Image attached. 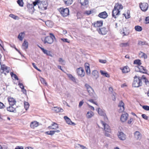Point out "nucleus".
<instances>
[{
    "label": "nucleus",
    "mask_w": 149,
    "mask_h": 149,
    "mask_svg": "<svg viewBox=\"0 0 149 149\" xmlns=\"http://www.w3.org/2000/svg\"><path fill=\"white\" fill-rule=\"evenodd\" d=\"M1 68L0 72L2 73L6 74V73H9L10 70V68L6 65H5L2 64L0 63Z\"/></svg>",
    "instance_id": "0eeeda50"
},
{
    "label": "nucleus",
    "mask_w": 149,
    "mask_h": 149,
    "mask_svg": "<svg viewBox=\"0 0 149 149\" xmlns=\"http://www.w3.org/2000/svg\"><path fill=\"white\" fill-rule=\"evenodd\" d=\"M7 100L10 106H13L15 104L16 101L15 99L12 97L9 96L7 98Z\"/></svg>",
    "instance_id": "f8f14e48"
},
{
    "label": "nucleus",
    "mask_w": 149,
    "mask_h": 149,
    "mask_svg": "<svg viewBox=\"0 0 149 149\" xmlns=\"http://www.w3.org/2000/svg\"><path fill=\"white\" fill-rule=\"evenodd\" d=\"M121 33L123 34V36H126L128 35L129 33L126 28L123 29L122 31H121Z\"/></svg>",
    "instance_id": "58836bf2"
},
{
    "label": "nucleus",
    "mask_w": 149,
    "mask_h": 149,
    "mask_svg": "<svg viewBox=\"0 0 149 149\" xmlns=\"http://www.w3.org/2000/svg\"><path fill=\"white\" fill-rule=\"evenodd\" d=\"M133 120V118H130V119L127 121V123L129 124H130Z\"/></svg>",
    "instance_id": "0e129e2a"
},
{
    "label": "nucleus",
    "mask_w": 149,
    "mask_h": 149,
    "mask_svg": "<svg viewBox=\"0 0 149 149\" xmlns=\"http://www.w3.org/2000/svg\"><path fill=\"white\" fill-rule=\"evenodd\" d=\"M28 42L25 40L22 45L23 48L25 49H27L28 48Z\"/></svg>",
    "instance_id": "e433bc0d"
},
{
    "label": "nucleus",
    "mask_w": 149,
    "mask_h": 149,
    "mask_svg": "<svg viewBox=\"0 0 149 149\" xmlns=\"http://www.w3.org/2000/svg\"><path fill=\"white\" fill-rule=\"evenodd\" d=\"M64 118L67 124L71 125L73 123L70 119L67 116H65L64 117Z\"/></svg>",
    "instance_id": "473e14b6"
},
{
    "label": "nucleus",
    "mask_w": 149,
    "mask_h": 149,
    "mask_svg": "<svg viewBox=\"0 0 149 149\" xmlns=\"http://www.w3.org/2000/svg\"><path fill=\"white\" fill-rule=\"evenodd\" d=\"M64 3L67 6H69L73 2V0H63Z\"/></svg>",
    "instance_id": "2f4dec72"
},
{
    "label": "nucleus",
    "mask_w": 149,
    "mask_h": 149,
    "mask_svg": "<svg viewBox=\"0 0 149 149\" xmlns=\"http://www.w3.org/2000/svg\"><path fill=\"white\" fill-rule=\"evenodd\" d=\"M88 101H89L90 102H91L93 104H94L96 105H97V103L96 102H94V101L92 99H89L88 100Z\"/></svg>",
    "instance_id": "4d7b16f0"
},
{
    "label": "nucleus",
    "mask_w": 149,
    "mask_h": 149,
    "mask_svg": "<svg viewBox=\"0 0 149 149\" xmlns=\"http://www.w3.org/2000/svg\"><path fill=\"white\" fill-rule=\"evenodd\" d=\"M85 86L89 94V95L92 97H95V95L96 94L92 87L87 84H85Z\"/></svg>",
    "instance_id": "423d86ee"
},
{
    "label": "nucleus",
    "mask_w": 149,
    "mask_h": 149,
    "mask_svg": "<svg viewBox=\"0 0 149 149\" xmlns=\"http://www.w3.org/2000/svg\"><path fill=\"white\" fill-rule=\"evenodd\" d=\"M98 113L100 116H102L105 120H107V118L106 115L105 113L101 109L99 108L98 109Z\"/></svg>",
    "instance_id": "412c9836"
},
{
    "label": "nucleus",
    "mask_w": 149,
    "mask_h": 149,
    "mask_svg": "<svg viewBox=\"0 0 149 149\" xmlns=\"http://www.w3.org/2000/svg\"><path fill=\"white\" fill-rule=\"evenodd\" d=\"M135 29L136 31H141L142 29V27L139 26H135Z\"/></svg>",
    "instance_id": "ea45409f"
},
{
    "label": "nucleus",
    "mask_w": 149,
    "mask_h": 149,
    "mask_svg": "<svg viewBox=\"0 0 149 149\" xmlns=\"http://www.w3.org/2000/svg\"><path fill=\"white\" fill-rule=\"evenodd\" d=\"M32 65H33V67L35 68L36 70H37L38 71H40V72L41 71V70L40 69H38L37 68V67L35 65V63H32Z\"/></svg>",
    "instance_id": "5fc2aeb1"
},
{
    "label": "nucleus",
    "mask_w": 149,
    "mask_h": 149,
    "mask_svg": "<svg viewBox=\"0 0 149 149\" xmlns=\"http://www.w3.org/2000/svg\"><path fill=\"white\" fill-rule=\"evenodd\" d=\"M54 110L56 113L62 112L63 110L60 107H54Z\"/></svg>",
    "instance_id": "72a5a7b5"
},
{
    "label": "nucleus",
    "mask_w": 149,
    "mask_h": 149,
    "mask_svg": "<svg viewBox=\"0 0 149 149\" xmlns=\"http://www.w3.org/2000/svg\"><path fill=\"white\" fill-rule=\"evenodd\" d=\"M145 21L146 24L149 23V17H146Z\"/></svg>",
    "instance_id": "69168bd1"
},
{
    "label": "nucleus",
    "mask_w": 149,
    "mask_h": 149,
    "mask_svg": "<svg viewBox=\"0 0 149 149\" xmlns=\"http://www.w3.org/2000/svg\"><path fill=\"white\" fill-rule=\"evenodd\" d=\"M120 45L121 47H125L129 46V43L127 42V43H121L120 44Z\"/></svg>",
    "instance_id": "79ce46f5"
},
{
    "label": "nucleus",
    "mask_w": 149,
    "mask_h": 149,
    "mask_svg": "<svg viewBox=\"0 0 149 149\" xmlns=\"http://www.w3.org/2000/svg\"><path fill=\"white\" fill-rule=\"evenodd\" d=\"M98 72L96 70H94L92 73V76L93 77L97 79L98 77Z\"/></svg>",
    "instance_id": "a878e982"
},
{
    "label": "nucleus",
    "mask_w": 149,
    "mask_h": 149,
    "mask_svg": "<svg viewBox=\"0 0 149 149\" xmlns=\"http://www.w3.org/2000/svg\"><path fill=\"white\" fill-rule=\"evenodd\" d=\"M99 62L102 63H105L107 62V61L106 60L99 59Z\"/></svg>",
    "instance_id": "052dcab7"
},
{
    "label": "nucleus",
    "mask_w": 149,
    "mask_h": 149,
    "mask_svg": "<svg viewBox=\"0 0 149 149\" xmlns=\"http://www.w3.org/2000/svg\"><path fill=\"white\" fill-rule=\"evenodd\" d=\"M129 115L127 113L124 112L121 116L120 120L122 122H125L128 119Z\"/></svg>",
    "instance_id": "ddd939ff"
},
{
    "label": "nucleus",
    "mask_w": 149,
    "mask_h": 149,
    "mask_svg": "<svg viewBox=\"0 0 149 149\" xmlns=\"http://www.w3.org/2000/svg\"><path fill=\"white\" fill-rule=\"evenodd\" d=\"M40 1V0H35V1L33 2V6H36L37 5L38 6V4Z\"/></svg>",
    "instance_id": "8fccbe9b"
},
{
    "label": "nucleus",
    "mask_w": 149,
    "mask_h": 149,
    "mask_svg": "<svg viewBox=\"0 0 149 149\" xmlns=\"http://www.w3.org/2000/svg\"><path fill=\"white\" fill-rule=\"evenodd\" d=\"M48 3L46 1H40L38 4V8L42 10H44L47 9Z\"/></svg>",
    "instance_id": "6e6552de"
},
{
    "label": "nucleus",
    "mask_w": 149,
    "mask_h": 149,
    "mask_svg": "<svg viewBox=\"0 0 149 149\" xmlns=\"http://www.w3.org/2000/svg\"><path fill=\"white\" fill-rule=\"evenodd\" d=\"M84 67L86 73L88 75L91 74V70L90 68V65L88 63H85L84 64Z\"/></svg>",
    "instance_id": "a211bd4d"
},
{
    "label": "nucleus",
    "mask_w": 149,
    "mask_h": 149,
    "mask_svg": "<svg viewBox=\"0 0 149 149\" xmlns=\"http://www.w3.org/2000/svg\"><path fill=\"white\" fill-rule=\"evenodd\" d=\"M15 149H24V147L22 146H17L16 147Z\"/></svg>",
    "instance_id": "774afa93"
},
{
    "label": "nucleus",
    "mask_w": 149,
    "mask_h": 149,
    "mask_svg": "<svg viewBox=\"0 0 149 149\" xmlns=\"http://www.w3.org/2000/svg\"><path fill=\"white\" fill-rule=\"evenodd\" d=\"M100 72L101 74L103 76L107 77H109L110 75L107 72L105 71H104L102 70H100Z\"/></svg>",
    "instance_id": "c85d7f7f"
},
{
    "label": "nucleus",
    "mask_w": 149,
    "mask_h": 149,
    "mask_svg": "<svg viewBox=\"0 0 149 149\" xmlns=\"http://www.w3.org/2000/svg\"><path fill=\"white\" fill-rule=\"evenodd\" d=\"M24 108H25L26 110H27L29 108V103L28 102H24Z\"/></svg>",
    "instance_id": "37998d69"
},
{
    "label": "nucleus",
    "mask_w": 149,
    "mask_h": 149,
    "mask_svg": "<svg viewBox=\"0 0 149 149\" xmlns=\"http://www.w3.org/2000/svg\"><path fill=\"white\" fill-rule=\"evenodd\" d=\"M76 71L77 74L79 76L82 77L85 76V72L82 67H80L77 69Z\"/></svg>",
    "instance_id": "1a4fd4ad"
},
{
    "label": "nucleus",
    "mask_w": 149,
    "mask_h": 149,
    "mask_svg": "<svg viewBox=\"0 0 149 149\" xmlns=\"http://www.w3.org/2000/svg\"><path fill=\"white\" fill-rule=\"evenodd\" d=\"M40 80L41 81V82L42 84H47V82H46V81H45V79L44 78H41L40 79Z\"/></svg>",
    "instance_id": "13d9d810"
},
{
    "label": "nucleus",
    "mask_w": 149,
    "mask_h": 149,
    "mask_svg": "<svg viewBox=\"0 0 149 149\" xmlns=\"http://www.w3.org/2000/svg\"><path fill=\"white\" fill-rule=\"evenodd\" d=\"M134 136L135 137L139 139L140 137V134L139 132L136 131L134 133Z\"/></svg>",
    "instance_id": "c03bdc74"
},
{
    "label": "nucleus",
    "mask_w": 149,
    "mask_h": 149,
    "mask_svg": "<svg viewBox=\"0 0 149 149\" xmlns=\"http://www.w3.org/2000/svg\"><path fill=\"white\" fill-rule=\"evenodd\" d=\"M24 32H22L20 33L18 36V38L21 41H22L24 36Z\"/></svg>",
    "instance_id": "c9c22d12"
},
{
    "label": "nucleus",
    "mask_w": 149,
    "mask_h": 149,
    "mask_svg": "<svg viewBox=\"0 0 149 149\" xmlns=\"http://www.w3.org/2000/svg\"><path fill=\"white\" fill-rule=\"evenodd\" d=\"M93 12V11L92 10H87L85 11L84 13V14H86L87 15H89L90 14L92 13Z\"/></svg>",
    "instance_id": "a18cd8bd"
},
{
    "label": "nucleus",
    "mask_w": 149,
    "mask_h": 149,
    "mask_svg": "<svg viewBox=\"0 0 149 149\" xmlns=\"http://www.w3.org/2000/svg\"><path fill=\"white\" fill-rule=\"evenodd\" d=\"M142 84L141 79L140 77H137L136 76L134 77V79L132 85L135 87H138Z\"/></svg>",
    "instance_id": "20e7f679"
},
{
    "label": "nucleus",
    "mask_w": 149,
    "mask_h": 149,
    "mask_svg": "<svg viewBox=\"0 0 149 149\" xmlns=\"http://www.w3.org/2000/svg\"><path fill=\"white\" fill-rule=\"evenodd\" d=\"M139 57L143 58L144 59L146 58H147V55L141 52H139Z\"/></svg>",
    "instance_id": "c756f323"
},
{
    "label": "nucleus",
    "mask_w": 149,
    "mask_h": 149,
    "mask_svg": "<svg viewBox=\"0 0 149 149\" xmlns=\"http://www.w3.org/2000/svg\"><path fill=\"white\" fill-rule=\"evenodd\" d=\"M100 122L104 128V130L105 132L104 133L105 136H109L110 134L107 133V132L110 133L111 132V130L109 126L102 121H101Z\"/></svg>",
    "instance_id": "7ed1b4c3"
},
{
    "label": "nucleus",
    "mask_w": 149,
    "mask_h": 149,
    "mask_svg": "<svg viewBox=\"0 0 149 149\" xmlns=\"http://www.w3.org/2000/svg\"><path fill=\"white\" fill-rule=\"evenodd\" d=\"M124 104L122 101H120L119 103L118 107L119 108L118 109V112L119 113H122L124 110Z\"/></svg>",
    "instance_id": "2eb2a0df"
},
{
    "label": "nucleus",
    "mask_w": 149,
    "mask_h": 149,
    "mask_svg": "<svg viewBox=\"0 0 149 149\" xmlns=\"http://www.w3.org/2000/svg\"><path fill=\"white\" fill-rule=\"evenodd\" d=\"M10 74L12 77H13L15 79L17 80H19V79L17 76L16 74L13 73V72H11L10 73Z\"/></svg>",
    "instance_id": "49530a36"
},
{
    "label": "nucleus",
    "mask_w": 149,
    "mask_h": 149,
    "mask_svg": "<svg viewBox=\"0 0 149 149\" xmlns=\"http://www.w3.org/2000/svg\"><path fill=\"white\" fill-rule=\"evenodd\" d=\"M103 24V21L102 20L97 21L94 22L92 24L95 27L97 28L102 26Z\"/></svg>",
    "instance_id": "dca6fc26"
},
{
    "label": "nucleus",
    "mask_w": 149,
    "mask_h": 149,
    "mask_svg": "<svg viewBox=\"0 0 149 149\" xmlns=\"http://www.w3.org/2000/svg\"><path fill=\"white\" fill-rule=\"evenodd\" d=\"M61 40L64 42L69 43V41H68V40L67 38H61Z\"/></svg>",
    "instance_id": "338daca9"
},
{
    "label": "nucleus",
    "mask_w": 149,
    "mask_h": 149,
    "mask_svg": "<svg viewBox=\"0 0 149 149\" xmlns=\"http://www.w3.org/2000/svg\"><path fill=\"white\" fill-rule=\"evenodd\" d=\"M74 148L75 149H87L85 146L78 144L75 145Z\"/></svg>",
    "instance_id": "bb28decb"
},
{
    "label": "nucleus",
    "mask_w": 149,
    "mask_h": 149,
    "mask_svg": "<svg viewBox=\"0 0 149 149\" xmlns=\"http://www.w3.org/2000/svg\"><path fill=\"white\" fill-rule=\"evenodd\" d=\"M5 107V106L1 102H0V109H3Z\"/></svg>",
    "instance_id": "bf43d9fd"
},
{
    "label": "nucleus",
    "mask_w": 149,
    "mask_h": 149,
    "mask_svg": "<svg viewBox=\"0 0 149 149\" xmlns=\"http://www.w3.org/2000/svg\"><path fill=\"white\" fill-rule=\"evenodd\" d=\"M118 136L120 140H124L126 139V135L122 132H119Z\"/></svg>",
    "instance_id": "6ab92c4d"
},
{
    "label": "nucleus",
    "mask_w": 149,
    "mask_h": 149,
    "mask_svg": "<svg viewBox=\"0 0 149 149\" xmlns=\"http://www.w3.org/2000/svg\"><path fill=\"white\" fill-rule=\"evenodd\" d=\"M123 15L125 16V18L126 19L129 18L130 17V15L128 13H127V14H123Z\"/></svg>",
    "instance_id": "e2e57ef3"
},
{
    "label": "nucleus",
    "mask_w": 149,
    "mask_h": 149,
    "mask_svg": "<svg viewBox=\"0 0 149 149\" xmlns=\"http://www.w3.org/2000/svg\"><path fill=\"white\" fill-rule=\"evenodd\" d=\"M60 132V130H53V131H50L46 132L45 133L47 135H53L54 134L55 132H57L58 133Z\"/></svg>",
    "instance_id": "b1692460"
},
{
    "label": "nucleus",
    "mask_w": 149,
    "mask_h": 149,
    "mask_svg": "<svg viewBox=\"0 0 149 149\" xmlns=\"http://www.w3.org/2000/svg\"><path fill=\"white\" fill-rule=\"evenodd\" d=\"M142 117L145 119L147 120L148 119V117L145 114H143L141 115Z\"/></svg>",
    "instance_id": "680f3d73"
},
{
    "label": "nucleus",
    "mask_w": 149,
    "mask_h": 149,
    "mask_svg": "<svg viewBox=\"0 0 149 149\" xmlns=\"http://www.w3.org/2000/svg\"><path fill=\"white\" fill-rule=\"evenodd\" d=\"M39 125V123L36 121H34L31 122L30 124V127L32 129H34Z\"/></svg>",
    "instance_id": "aec40b11"
},
{
    "label": "nucleus",
    "mask_w": 149,
    "mask_h": 149,
    "mask_svg": "<svg viewBox=\"0 0 149 149\" xmlns=\"http://www.w3.org/2000/svg\"><path fill=\"white\" fill-rule=\"evenodd\" d=\"M77 18L78 19H81L82 17L81 13L79 12H78L77 13Z\"/></svg>",
    "instance_id": "6e6d98bb"
},
{
    "label": "nucleus",
    "mask_w": 149,
    "mask_h": 149,
    "mask_svg": "<svg viewBox=\"0 0 149 149\" xmlns=\"http://www.w3.org/2000/svg\"><path fill=\"white\" fill-rule=\"evenodd\" d=\"M13 106H10L9 107L7 108V110L8 111L10 112H16L15 109L12 107Z\"/></svg>",
    "instance_id": "7c9ffc66"
},
{
    "label": "nucleus",
    "mask_w": 149,
    "mask_h": 149,
    "mask_svg": "<svg viewBox=\"0 0 149 149\" xmlns=\"http://www.w3.org/2000/svg\"><path fill=\"white\" fill-rule=\"evenodd\" d=\"M113 94L111 95V97L112 98V99L113 100L115 101L116 100V93L114 92H113Z\"/></svg>",
    "instance_id": "603ef678"
},
{
    "label": "nucleus",
    "mask_w": 149,
    "mask_h": 149,
    "mask_svg": "<svg viewBox=\"0 0 149 149\" xmlns=\"http://www.w3.org/2000/svg\"><path fill=\"white\" fill-rule=\"evenodd\" d=\"M134 65H137L139 66H141V61L139 59H136L134 61Z\"/></svg>",
    "instance_id": "4c0bfd02"
},
{
    "label": "nucleus",
    "mask_w": 149,
    "mask_h": 149,
    "mask_svg": "<svg viewBox=\"0 0 149 149\" xmlns=\"http://www.w3.org/2000/svg\"><path fill=\"white\" fill-rule=\"evenodd\" d=\"M120 69L123 73H127L130 71L129 68L127 66H125Z\"/></svg>",
    "instance_id": "393cba45"
},
{
    "label": "nucleus",
    "mask_w": 149,
    "mask_h": 149,
    "mask_svg": "<svg viewBox=\"0 0 149 149\" xmlns=\"http://www.w3.org/2000/svg\"><path fill=\"white\" fill-rule=\"evenodd\" d=\"M98 33L102 35H106L108 32V29L105 27H102L97 29Z\"/></svg>",
    "instance_id": "9d476101"
},
{
    "label": "nucleus",
    "mask_w": 149,
    "mask_h": 149,
    "mask_svg": "<svg viewBox=\"0 0 149 149\" xmlns=\"http://www.w3.org/2000/svg\"><path fill=\"white\" fill-rule=\"evenodd\" d=\"M17 2L19 6L21 7L23 6L24 2L23 0H18L17 1Z\"/></svg>",
    "instance_id": "a19ab883"
},
{
    "label": "nucleus",
    "mask_w": 149,
    "mask_h": 149,
    "mask_svg": "<svg viewBox=\"0 0 149 149\" xmlns=\"http://www.w3.org/2000/svg\"><path fill=\"white\" fill-rule=\"evenodd\" d=\"M9 16L15 19H18L19 18L17 16H16L13 14H10L9 15Z\"/></svg>",
    "instance_id": "3c124183"
},
{
    "label": "nucleus",
    "mask_w": 149,
    "mask_h": 149,
    "mask_svg": "<svg viewBox=\"0 0 149 149\" xmlns=\"http://www.w3.org/2000/svg\"><path fill=\"white\" fill-rule=\"evenodd\" d=\"M48 128L49 130H55L59 128V126L57 123L53 122L51 125L48 127Z\"/></svg>",
    "instance_id": "f3484780"
},
{
    "label": "nucleus",
    "mask_w": 149,
    "mask_h": 149,
    "mask_svg": "<svg viewBox=\"0 0 149 149\" xmlns=\"http://www.w3.org/2000/svg\"><path fill=\"white\" fill-rule=\"evenodd\" d=\"M98 16L101 18L105 19L107 17L108 14L106 11H104L100 13Z\"/></svg>",
    "instance_id": "5701e85b"
},
{
    "label": "nucleus",
    "mask_w": 149,
    "mask_h": 149,
    "mask_svg": "<svg viewBox=\"0 0 149 149\" xmlns=\"http://www.w3.org/2000/svg\"><path fill=\"white\" fill-rule=\"evenodd\" d=\"M45 24L46 25L49 27H51L52 26V23L49 21H47L45 22Z\"/></svg>",
    "instance_id": "de8ad7c7"
},
{
    "label": "nucleus",
    "mask_w": 149,
    "mask_h": 149,
    "mask_svg": "<svg viewBox=\"0 0 149 149\" xmlns=\"http://www.w3.org/2000/svg\"><path fill=\"white\" fill-rule=\"evenodd\" d=\"M137 68L139 69V71L143 73L146 74L147 73V70L145 68L142 66H138Z\"/></svg>",
    "instance_id": "4be33fe9"
},
{
    "label": "nucleus",
    "mask_w": 149,
    "mask_h": 149,
    "mask_svg": "<svg viewBox=\"0 0 149 149\" xmlns=\"http://www.w3.org/2000/svg\"><path fill=\"white\" fill-rule=\"evenodd\" d=\"M94 115V113L92 111H90L88 112L86 115V117L88 118H90L92 117Z\"/></svg>",
    "instance_id": "f704fd0d"
},
{
    "label": "nucleus",
    "mask_w": 149,
    "mask_h": 149,
    "mask_svg": "<svg viewBox=\"0 0 149 149\" xmlns=\"http://www.w3.org/2000/svg\"><path fill=\"white\" fill-rule=\"evenodd\" d=\"M142 108L146 110H149V106L147 105H144L142 106Z\"/></svg>",
    "instance_id": "864d4df0"
},
{
    "label": "nucleus",
    "mask_w": 149,
    "mask_h": 149,
    "mask_svg": "<svg viewBox=\"0 0 149 149\" xmlns=\"http://www.w3.org/2000/svg\"><path fill=\"white\" fill-rule=\"evenodd\" d=\"M146 44V42L145 41H142L140 40H139L138 41V45H144Z\"/></svg>",
    "instance_id": "09e8293b"
},
{
    "label": "nucleus",
    "mask_w": 149,
    "mask_h": 149,
    "mask_svg": "<svg viewBox=\"0 0 149 149\" xmlns=\"http://www.w3.org/2000/svg\"><path fill=\"white\" fill-rule=\"evenodd\" d=\"M49 36H45L42 39V40L45 44H52L54 42V40L56 38L54 35L52 33H49Z\"/></svg>",
    "instance_id": "f03ea898"
},
{
    "label": "nucleus",
    "mask_w": 149,
    "mask_h": 149,
    "mask_svg": "<svg viewBox=\"0 0 149 149\" xmlns=\"http://www.w3.org/2000/svg\"><path fill=\"white\" fill-rule=\"evenodd\" d=\"M39 47L45 54H46L48 56H51V52L49 51H48L46 49H45L43 48H42L40 47Z\"/></svg>",
    "instance_id": "cd10ccee"
},
{
    "label": "nucleus",
    "mask_w": 149,
    "mask_h": 149,
    "mask_svg": "<svg viewBox=\"0 0 149 149\" xmlns=\"http://www.w3.org/2000/svg\"><path fill=\"white\" fill-rule=\"evenodd\" d=\"M58 10L62 16L63 17H66L69 15V10L68 8H60Z\"/></svg>",
    "instance_id": "39448f33"
},
{
    "label": "nucleus",
    "mask_w": 149,
    "mask_h": 149,
    "mask_svg": "<svg viewBox=\"0 0 149 149\" xmlns=\"http://www.w3.org/2000/svg\"><path fill=\"white\" fill-rule=\"evenodd\" d=\"M81 6L82 8H87L88 6V1L87 0H80Z\"/></svg>",
    "instance_id": "4468645a"
},
{
    "label": "nucleus",
    "mask_w": 149,
    "mask_h": 149,
    "mask_svg": "<svg viewBox=\"0 0 149 149\" xmlns=\"http://www.w3.org/2000/svg\"><path fill=\"white\" fill-rule=\"evenodd\" d=\"M139 6L141 10L143 11H146L148 8V5L146 3H139Z\"/></svg>",
    "instance_id": "9b49d317"
},
{
    "label": "nucleus",
    "mask_w": 149,
    "mask_h": 149,
    "mask_svg": "<svg viewBox=\"0 0 149 149\" xmlns=\"http://www.w3.org/2000/svg\"><path fill=\"white\" fill-rule=\"evenodd\" d=\"M123 5L119 3H116L112 11V16L115 18L117 17L120 14V12L123 9Z\"/></svg>",
    "instance_id": "f257e3e1"
}]
</instances>
